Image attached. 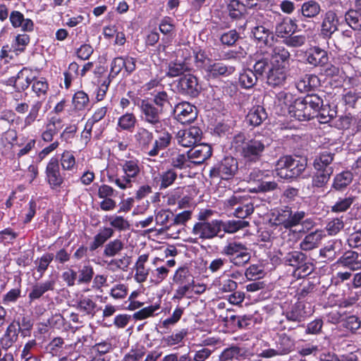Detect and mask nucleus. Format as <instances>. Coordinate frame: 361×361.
<instances>
[{
	"mask_svg": "<svg viewBox=\"0 0 361 361\" xmlns=\"http://www.w3.org/2000/svg\"><path fill=\"white\" fill-rule=\"evenodd\" d=\"M270 144V139L262 135H256L246 140L243 133L234 135L232 141V146L246 163H256L260 161L265 149Z\"/></svg>",
	"mask_w": 361,
	"mask_h": 361,
	"instance_id": "obj_1",
	"label": "nucleus"
},
{
	"mask_svg": "<svg viewBox=\"0 0 361 361\" xmlns=\"http://www.w3.org/2000/svg\"><path fill=\"white\" fill-rule=\"evenodd\" d=\"M31 84L32 90L39 99L33 101L30 104V111L23 119L21 127L23 130L31 126L37 120L43 101L46 99L49 90L48 82L44 78L33 77Z\"/></svg>",
	"mask_w": 361,
	"mask_h": 361,
	"instance_id": "obj_2",
	"label": "nucleus"
},
{
	"mask_svg": "<svg viewBox=\"0 0 361 361\" xmlns=\"http://www.w3.org/2000/svg\"><path fill=\"white\" fill-rule=\"evenodd\" d=\"M133 103L139 109L141 121L154 128V131H158V128L163 126L164 120L161 117L164 113L155 106L151 100L137 97L133 99Z\"/></svg>",
	"mask_w": 361,
	"mask_h": 361,
	"instance_id": "obj_3",
	"label": "nucleus"
},
{
	"mask_svg": "<svg viewBox=\"0 0 361 361\" xmlns=\"http://www.w3.org/2000/svg\"><path fill=\"white\" fill-rule=\"evenodd\" d=\"M306 168V159L283 156L276 161L275 171L279 178L288 180L300 176Z\"/></svg>",
	"mask_w": 361,
	"mask_h": 361,
	"instance_id": "obj_4",
	"label": "nucleus"
},
{
	"mask_svg": "<svg viewBox=\"0 0 361 361\" xmlns=\"http://www.w3.org/2000/svg\"><path fill=\"white\" fill-rule=\"evenodd\" d=\"M119 166L123 172V175L121 177H116L111 181L114 183L122 190L130 188L133 185V183L135 182L139 176L142 166L140 161L133 157L128 159L121 160Z\"/></svg>",
	"mask_w": 361,
	"mask_h": 361,
	"instance_id": "obj_5",
	"label": "nucleus"
},
{
	"mask_svg": "<svg viewBox=\"0 0 361 361\" xmlns=\"http://www.w3.org/2000/svg\"><path fill=\"white\" fill-rule=\"evenodd\" d=\"M172 284L177 286L172 297L173 302H179L183 298L188 297L189 292L194 286V276L186 266L178 267L172 278Z\"/></svg>",
	"mask_w": 361,
	"mask_h": 361,
	"instance_id": "obj_6",
	"label": "nucleus"
},
{
	"mask_svg": "<svg viewBox=\"0 0 361 361\" xmlns=\"http://www.w3.org/2000/svg\"><path fill=\"white\" fill-rule=\"evenodd\" d=\"M224 207L228 211L233 210V216L243 220L251 215L255 209L251 197L243 195L239 192H234L233 195L226 199Z\"/></svg>",
	"mask_w": 361,
	"mask_h": 361,
	"instance_id": "obj_7",
	"label": "nucleus"
},
{
	"mask_svg": "<svg viewBox=\"0 0 361 361\" xmlns=\"http://www.w3.org/2000/svg\"><path fill=\"white\" fill-rule=\"evenodd\" d=\"M212 214L211 210L200 212L199 214L200 221L197 222L192 230V233L200 239H212L215 237H224L221 233L220 220L214 219L207 221V214Z\"/></svg>",
	"mask_w": 361,
	"mask_h": 361,
	"instance_id": "obj_8",
	"label": "nucleus"
},
{
	"mask_svg": "<svg viewBox=\"0 0 361 361\" xmlns=\"http://www.w3.org/2000/svg\"><path fill=\"white\" fill-rule=\"evenodd\" d=\"M305 216L306 213L304 211L293 212L288 207L282 209L277 216L279 224L285 228V231L281 233V238L283 240H290L291 237H294L296 235V233L292 228L302 223Z\"/></svg>",
	"mask_w": 361,
	"mask_h": 361,
	"instance_id": "obj_9",
	"label": "nucleus"
},
{
	"mask_svg": "<svg viewBox=\"0 0 361 361\" xmlns=\"http://www.w3.org/2000/svg\"><path fill=\"white\" fill-rule=\"evenodd\" d=\"M238 169L237 160L232 157H226L210 169L209 176L212 179L228 180L233 178Z\"/></svg>",
	"mask_w": 361,
	"mask_h": 361,
	"instance_id": "obj_10",
	"label": "nucleus"
},
{
	"mask_svg": "<svg viewBox=\"0 0 361 361\" xmlns=\"http://www.w3.org/2000/svg\"><path fill=\"white\" fill-rule=\"evenodd\" d=\"M136 59L130 56L114 58L111 62L110 73L107 78L112 80L121 73L123 69H124L123 75H130L136 69Z\"/></svg>",
	"mask_w": 361,
	"mask_h": 361,
	"instance_id": "obj_11",
	"label": "nucleus"
},
{
	"mask_svg": "<svg viewBox=\"0 0 361 361\" xmlns=\"http://www.w3.org/2000/svg\"><path fill=\"white\" fill-rule=\"evenodd\" d=\"M45 174L46 180L52 190L61 188L66 176L65 171L61 172L59 159L56 157H51L48 161Z\"/></svg>",
	"mask_w": 361,
	"mask_h": 361,
	"instance_id": "obj_12",
	"label": "nucleus"
},
{
	"mask_svg": "<svg viewBox=\"0 0 361 361\" xmlns=\"http://www.w3.org/2000/svg\"><path fill=\"white\" fill-rule=\"evenodd\" d=\"M176 87L179 94L192 98L197 97L201 90L197 78L190 73L180 77Z\"/></svg>",
	"mask_w": 361,
	"mask_h": 361,
	"instance_id": "obj_13",
	"label": "nucleus"
},
{
	"mask_svg": "<svg viewBox=\"0 0 361 361\" xmlns=\"http://www.w3.org/2000/svg\"><path fill=\"white\" fill-rule=\"evenodd\" d=\"M271 28V25L269 22L257 23L251 30V37L258 44L271 46L274 39Z\"/></svg>",
	"mask_w": 361,
	"mask_h": 361,
	"instance_id": "obj_14",
	"label": "nucleus"
},
{
	"mask_svg": "<svg viewBox=\"0 0 361 361\" xmlns=\"http://www.w3.org/2000/svg\"><path fill=\"white\" fill-rule=\"evenodd\" d=\"M173 112L176 120L184 125L193 122L197 116L196 107L186 102L176 105Z\"/></svg>",
	"mask_w": 361,
	"mask_h": 361,
	"instance_id": "obj_15",
	"label": "nucleus"
},
{
	"mask_svg": "<svg viewBox=\"0 0 361 361\" xmlns=\"http://www.w3.org/2000/svg\"><path fill=\"white\" fill-rule=\"evenodd\" d=\"M202 134L201 129L196 126L180 130L176 135L177 142L184 147H193L197 142L200 141Z\"/></svg>",
	"mask_w": 361,
	"mask_h": 361,
	"instance_id": "obj_16",
	"label": "nucleus"
},
{
	"mask_svg": "<svg viewBox=\"0 0 361 361\" xmlns=\"http://www.w3.org/2000/svg\"><path fill=\"white\" fill-rule=\"evenodd\" d=\"M76 303V309L82 316L93 318L99 310L94 295H78Z\"/></svg>",
	"mask_w": 361,
	"mask_h": 361,
	"instance_id": "obj_17",
	"label": "nucleus"
},
{
	"mask_svg": "<svg viewBox=\"0 0 361 361\" xmlns=\"http://www.w3.org/2000/svg\"><path fill=\"white\" fill-rule=\"evenodd\" d=\"M188 154L192 164L200 165L211 157L212 148L206 143L195 145Z\"/></svg>",
	"mask_w": 361,
	"mask_h": 361,
	"instance_id": "obj_18",
	"label": "nucleus"
},
{
	"mask_svg": "<svg viewBox=\"0 0 361 361\" xmlns=\"http://www.w3.org/2000/svg\"><path fill=\"white\" fill-rule=\"evenodd\" d=\"M306 62L314 66H324L329 61L327 51L318 46L309 48L305 52Z\"/></svg>",
	"mask_w": 361,
	"mask_h": 361,
	"instance_id": "obj_19",
	"label": "nucleus"
},
{
	"mask_svg": "<svg viewBox=\"0 0 361 361\" xmlns=\"http://www.w3.org/2000/svg\"><path fill=\"white\" fill-rule=\"evenodd\" d=\"M338 19L335 11H327L322 17L320 35L325 39L330 38L338 30Z\"/></svg>",
	"mask_w": 361,
	"mask_h": 361,
	"instance_id": "obj_20",
	"label": "nucleus"
},
{
	"mask_svg": "<svg viewBox=\"0 0 361 361\" xmlns=\"http://www.w3.org/2000/svg\"><path fill=\"white\" fill-rule=\"evenodd\" d=\"M155 132L158 135L152 143V149L147 152V154L150 157L157 156L161 150L167 148L171 142V134L165 129H162V127L161 128H158V131Z\"/></svg>",
	"mask_w": 361,
	"mask_h": 361,
	"instance_id": "obj_21",
	"label": "nucleus"
},
{
	"mask_svg": "<svg viewBox=\"0 0 361 361\" xmlns=\"http://www.w3.org/2000/svg\"><path fill=\"white\" fill-rule=\"evenodd\" d=\"M270 56V66L288 68L290 60V54L283 46L276 45L273 47Z\"/></svg>",
	"mask_w": 361,
	"mask_h": 361,
	"instance_id": "obj_22",
	"label": "nucleus"
},
{
	"mask_svg": "<svg viewBox=\"0 0 361 361\" xmlns=\"http://www.w3.org/2000/svg\"><path fill=\"white\" fill-rule=\"evenodd\" d=\"M9 21L13 28H19L23 32L34 31L35 24L32 20L25 18L24 15L19 11L13 10L10 13Z\"/></svg>",
	"mask_w": 361,
	"mask_h": 361,
	"instance_id": "obj_23",
	"label": "nucleus"
},
{
	"mask_svg": "<svg viewBox=\"0 0 361 361\" xmlns=\"http://www.w3.org/2000/svg\"><path fill=\"white\" fill-rule=\"evenodd\" d=\"M56 284V278L51 277L48 280L33 285L28 294L30 302L39 300L48 291H54Z\"/></svg>",
	"mask_w": 361,
	"mask_h": 361,
	"instance_id": "obj_24",
	"label": "nucleus"
},
{
	"mask_svg": "<svg viewBox=\"0 0 361 361\" xmlns=\"http://www.w3.org/2000/svg\"><path fill=\"white\" fill-rule=\"evenodd\" d=\"M343 250V243L341 239L329 240L324 246L320 249L319 255L326 260L332 262L336 257L341 255Z\"/></svg>",
	"mask_w": 361,
	"mask_h": 361,
	"instance_id": "obj_25",
	"label": "nucleus"
},
{
	"mask_svg": "<svg viewBox=\"0 0 361 361\" xmlns=\"http://www.w3.org/2000/svg\"><path fill=\"white\" fill-rule=\"evenodd\" d=\"M305 102L303 98L295 99L290 107H289L288 114L290 117L296 120L303 121L311 119V113L309 112Z\"/></svg>",
	"mask_w": 361,
	"mask_h": 361,
	"instance_id": "obj_26",
	"label": "nucleus"
},
{
	"mask_svg": "<svg viewBox=\"0 0 361 361\" xmlns=\"http://www.w3.org/2000/svg\"><path fill=\"white\" fill-rule=\"evenodd\" d=\"M283 314L288 321L300 322L310 314V311H306L305 305L302 301H298L286 310Z\"/></svg>",
	"mask_w": 361,
	"mask_h": 361,
	"instance_id": "obj_27",
	"label": "nucleus"
},
{
	"mask_svg": "<svg viewBox=\"0 0 361 361\" xmlns=\"http://www.w3.org/2000/svg\"><path fill=\"white\" fill-rule=\"evenodd\" d=\"M287 78V68L271 66L267 75L269 86L276 87L285 85Z\"/></svg>",
	"mask_w": 361,
	"mask_h": 361,
	"instance_id": "obj_28",
	"label": "nucleus"
},
{
	"mask_svg": "<svg viewBox=\"0 0 361 361\" xmlns=\"http://www.w3.org/2000/svg\"><path fill=\"white\" fill-rule=\"evenodd\" d=\"M337 263L352 271L361 269V255L353 250H348L338 259Z\"/></svg>",
	"mask_w": 361,
	"mask_h": 361,
	"instance_id": "obj_29",
	"label": "nucleus"
},
{
	"mask_svg": "<svg viewBox=\"0 0 361 361\" xmlns=\"http://www.w3.org/2000/svg\"><path fill=\"white\" fill-rule=\"evenodd\" d=\"M164 262V259L159 257H154L152 260V264L155 269L150 271V282L154 285H159L169 276L170 270L166 269L161 264Z\"/></svg>",
	"mask_w": 361,
	"mask_h": 361,
	"instance_id": "obj_30",
	"label": "nucleus"
},
{
	"mask_svg": "<svg viewBox=\"0 0 361 361\" xmlns=\"http://www.w3.org/2000/svg\"><path fill=\"white\" fill-rule=\"evenodd\" d=\"M62 128L61 120L59 118L51 117L45 125L44 130L41 134L42 140L45 142H51L54 137Z\"/></svg>",
	"mask_w": 361,
	"mask_h": 361,
	"instance_id": "obj_31",
	"label": "nucleus"
},
{
	"mask_svg": "<svg viewBox=\"0 0 361 361\" xmlns=\"http://www.w3.org/2000/svg\"><path fill=\"white\" fill-rule=\"evenodd\" d=\"M134 138L138 147L147 153L154 140V134L146 128L138 127L134 135Z\"/></svg>",
	"mask_w": 361,
	"mask_h": 361,
	"instance_id": "obj_32",
	"label": "nucleus"
},
{
	"mask_svg": "<svg viewBox=\"0 0 361 361\" xmlns=\"http://www.w3.org/2000/svg\"><path fill=\"white\" fill-rule=\"evenodd\" d=\"M268 116L264 106H253L245 117V122L250 126L257 127L267 120Z\"/></svg>",
	"mask_w": 361,
	"mask_h": 361,
	"instance_id": "obj_33",
	"label": "nucleus"
},
{
	"mask_svg": "<svg viewBox=\"0 0 361 361\" xmlns=\"http://www.w3.org/2000/svg\"><path fill=\"white\" fill-rule=\"evenodd\" d=\"M272 173L270 171H261L259 169H254L250 176L257 180H262L258 185L259 191L267 192L275 190L278 188V184L275 181H263L264 178L269 176Z\"/></svg>",
	"mask_w": 361,
	"mask_h": 361,
	"instance_id": "obj_34",
	"label": "nucleus"
},
{
	"mask_svg": "<svg viewBox=\"0 0 361 361\" xmlns=\"http://www.w3.org/2000/svg\"><path fill=\"white\" fill-rule=\"evenodd\" d=\"M295 340L286 333L278 334L275 346L279 353V355H286L292 352L295 348Z\"/></svg>",
	"mask_w": 361,
	"mask_h": 361,
	"instance_id": "obj_35",
	"label": "nucleus"
},
{
	"mask_svg": "<svg viewBox=\"0 0 361 361\" xmlns=\"http://www.w3.org/2000/svg\"><path fill=\"white\" fill-rule=\"evenodd\" d=\"M19 335L15 325L10 322L0 338V348L2 350H8L18 341Z\"/></svg>",
	"mask_w": 361,
	"mask_h": 361,
	"instance_id": "obj_36",
	"label": "nucleus"
},
{
	"mask_svg": "<svg viewBox=\"0 0 361 361\" xmlns=\"http://www.w3.org/2000/svg\"><path fill=\"white\" fill-rule=\"evenodd\" d=\"M11 324L15 325L16 331L21 337L30 336L33 322L29 316L20 315L16 317Z\"/></svg>",
	"mask_w": 361,
	"mask_h": 361,
	"instance_id": "obj_37",
	"label": "nucleus"
},
{
	"mask_svg": "<svg viewBox=\"0 0 361 361\" xmlns=\"http://www.w3.org/2000/svg\"><path fill=\"white\" fill-rule=\"evenodd\" d=\"M324 236L323 231L320 230L310 233L300 242V249L304 251H309L317 247Z\"/></svg>",
	"mask_w": 361,
	"mask_h": 361,
	"instance_id": "obj_38",
	"label": "nucleus"
},
{
	"mask_svg": "<svg viewBox=\"0 0 361 361\" xmlns=\"http://www.w3.org/2000/svg\"><path fill=\"white\" fill-rule=\"evenodd\" d=\"M148 255H141L138 257L135 264V280L138 283L146 281L148 275L150 276L151 270L145 267V264L148 260Z\"/></svg>",
	"mask_w": 361,
	"mask_h": 361,
	"instance_id": "obj_39",
	"label": "nucleus"
},
{
	"mask_svg": "<svg viewBox=\"0 0 361 361\" xmlns=\"http://www.w3.org/2000/svg\"><path fill=\"white\" fill-rule=\"evenodd\" d=\"M114 233V231L111 227H103L94 236L92 242L90 243L89 249L90 251H94L102 247Z\"/></svg>",
	"mask_w": 361,
	"mask_h": 361,
	"instance_id": "obj_40",
	"label": "nucleus"
},
{
	"mask_svg": "<svg viewBox=\"0 0 361 361\" xmlns=\"http://www.w3.org/2000/svg\"><path fill=\"white\" fill-rule=\"evenodd\" d=\"M59 161V166L61 167L63 171H71L73 172L77 169L76 158L75 156V152L72 150H64L57 157Z\"/></svg>",
	"mask_w": 361,
	"mask_h": 361,
	"instance_id": "obj_41",
	"label": "nucleus"
},
{
	"mask_svg": "<svg viewBox=\"0 0 361 361\" xmlns=\"http://www.w3.org/2000/svg\"><path fill=\"white\" fill-rule=\"evenodd\" d=\"M249 226V222L243 219H232L224 221L220 220L221 233H234Z\"/></svg>",
	"mask_w": 361,
	"mask_h": 361,
	"instance_id": "obj_42",
	"label": "nucleus"
},
{
	"mask_svg": "<svg viewBox=\"0 0 361 361\" xmlns=\"http://www.w3.org/2000/svg\"><path fill=\"white\" fill-rule=\"evenodd\" d=\"M318 77L313 74H307L302 77L295 84L296 88L300 92H306L312 90L319 85Z\"/></svg>",
	"mask_w": 361,
	"mask_h": 361,
	"instance_id": "obj_43",
	"label": "nucleus"
},
{
	"mask_svg": "<svg viewBox=\"0 0 361 361\" xmlns=\"http://www.w3.org/2000/svg\"><path fill=\"white\" fill-rule=\"evenodd\" d=\"M235 71V68L231 66H226L223 63H214L207 66V72L214 77L217 78L219 76H228L233 74Z\"/></svg>",
	"mask_w": 361,
	"mask_h": 361,
	"instance_id": "obj_44",
	"label": "nucleus"
},
{
	"mask_svg": "<svg viewBox=\"0 0 361 361\" xmlns=\"http://www.w3.org/2000/svg\"><path fill=\"white\" fill-rule=\"evenodd\" d=\"M188 70L189 66L185 61L176 59L169 63L166 75L175 78L183 75Z\"/></svg>",
	"mask_w": 361,
	"mask_h": 361,
	"instance_id": "obj_45",
	"label": "nucleus"
},
{
	"mask_svg": "<svg viewBox=\"0 0 361 361\" xmlns=\"http://www.w3.org/2000/svg\"><path fill=\"white\" fill-rule=\"evenodd\" d=\"M171 99V98L166 91L161 90L157 91L153 94V98L151 102H152V104H154L155 106L164 113L169 109L172 108Z\"/></svg>",
	"mask_w": 361,
	"mask_h": 361,
	"instance_id": "obj_46",
	"label": "nucleus"
},
{
	"mask_svg": "<svg viewBox=\"0 0 361 361\" xmlns=\"http://www.w3.org/2000/svg\"><path fill=\"white\" fill-rule=\"evenodd\" d=\"M293 95L285 91H281L276 95L274 103L281 107V113L286 114L288 113L289 107L292 106L294 100Z\"/></svg>",
	"mask_w": 361,
	"mask_h": 361,
	"instance_id": "obj_47",
	"label": "nucleus"
},
{
	"mask_svg": "<svg viewBox=\"0 0 361 361\" xmlns=\"http://www.w3.org/2000/svg\"><path fill=\"white\" fill-rule=\"evenodd\" d=\"M72 104L75 111H80L91 108L88 94L82 90L76 92L72 99Z\"/></svg>",
	"mask_w": 361,
	"mask_h": 361,
	"instance_id": "obj_48",
	"label": "nucleus"
},
{
	"mask_svg": "<svg viewBox=\"0 0 361 361\" xmlns=\"http://www.w3.org/2000/svg\"><path fill=\"white\" fill-rule=\"evenodd\" d=\"M300 12L305 18H314L321 12V6L315 0H308L302 4Z\"/></svg>",
	"mask_w": 361,
	"mask_h": 361,
	"instance_id": "obj_49",
	"label": "nucleus"
},
{
	"mask_svg": "<svg viewBox=\"0 0 361 361\" xmlns=\"http://www.w3.org/2000/svg\"><path fill=\"white\" fill-rule=\"evenodd\" d=\"M228 16L233 20H240L246 13L244 3L240 0H230L227 4Z\"/></svg>",
	"mask_w": 361,
	"mask_h": 361,
	"instance_id": "obj_50",
	"label": "nucleus"
},
{
	"mask_svg": "<svg viewBox=\"0 0 361 361\" xmlns=\"http://www.w3.org/2000/svg\"><path fill=\"white\" fill-rule=\"evenodd\" d=\"M334 154L327 151L323 152L315 158L314 161V167L315 170L324 171L327 168L330 169L334 172V168L331 163L334 159Z\"/></svg>",
	"mask_w": 361,
	"mask_h": 361,
	"instance_id": "obj_51",
	"label": "nucleus"
},
{
	"mask_svg": "<svg viewBox=\"0 0 361 361\" xmlns=\"http://www.w3.org/2000/svg\"><path fill=\"white\" fill-rule=\"evenodd\" d=\"M303 99L311 113V118L316 117L324 104L322 97L317 94H307Z\"/></svg>",
	"mask_w": 361,
	"mask_h": 361,
	"instance_id": "obj_52",
	"label": "nucleus"
},
{
	"mask_svg": "<svg viewBox=\"0 0 361 361\" xmlns=\"http://www.w3.org/2000/svg\"><path fill=\"white\" fill-rule=\"evenodd\" d=\"M258 78L252 68H246L240 74L238 80L243 88L250 89L256 85Z\"/></svg>",
	"mask_w": 361,
	"mask_h": 361,
	"instance_id": "obj_53",
	"label": "nucleus"
},
{
	"mask_svg": "<svg viewBox=\"0 0 361 361\" xmlns=\"http://www.w3.org/2000/svg\"><path fill=\"white\" fill-rule=\"evenodd\" d=\"M214 284L217 288L219 293L233 292L238 288V283L229 277L218 278L215 279Z\"/></svg>",
	"mask_w": 361,
	"mask_h": 361,
	"instance_id": "obj_54",
	"label": "nucleus"
},
{
	"mask_svg": "<svg viewBox=\"0 0 361 361\" xmlns=\"http://www.w3.org/2000/svg\"><path fill=\"white\" fill-rule=\"evenodd\" d=\"M136 123L135 115L132 112H127L118 118L117 127L122 130L131 132L135 128Z\"/></svg>",
	"mask_w": 361,
	"mask_h": 361,
	"instance_id": "obj_55",
	"label": "nucleus"
},
{
	"mask_svg": "<svg viewBox=\"0 0 361 361\" xmlns=\"http://www.w3.org/2000/svg\"><path fill=\"white\" fill-rule=\"evenodd\" d=\"M30 72L28 69L23 68L16 75V90L18 92L25 91L32 83V78L30 77Z\"/></svg>",
	"mask_w": 361,
	"mask_h": 361,
	"instance_id": "obj_56",
	"label": "nucleus"
},
{
	"mask_svg": "<svg viewBox=\"0 0 361 361\" xmlns=\"http://www.w3.org/2000/svg\"><path fill=\"white\" fill-rule=\"evenodd\" d=\"M106 263L107 268L111 271H116L117 270L126 271L131 263V257L124 255L121 258L112 259Z\"/></svg>",
	"mask_w": 361,
	"mask_h": 361,
	"instance_id": "obj_57",
	"label": "nucleus"
},
{
	"mask_svg": "<svg viewBox=\"0 0 361 361\" xmlns=\"http://www.w3.org/2000/svg\"><path fill=\"white\" fill-rule=\"evenodd\" d=\"M307 260V257L300 251H291L288 252L283 258L285 264L296 269L302 262Z\"/></svg>",
	"mask_w": 361,
	"mask_h": 361,
	"instance_id": "obj_58",
	"label": "nucleus"
},
{
	"mask_svg": "<svg viewBox=\"0 0 361 361\" xmlns=\"http://www.w3.org/2000/svg\"><path fill=\"white\" fill-rule=\"evenodd\" d=\"M295 24L291 19H283L281 22L276 24L275 32L277 37L286 39L294 30Z\"/></svg>",
	"mask_w": 361,
	"mask_h": 361,
	"instance_id": "obj_59",
	"label": "nucleus"
},
{
	"mask_svg": "<svg viewBox=\"0 0 361 361\" xmlns=\"http://www.w3.org/2000/svg\"><path fill=\"white\" fill-rule=\"evenodd\" d=\"M106 219L109 221L111 228H114L118 231H125L130 228V222L122 216L111 215L106 216Z\"/></svg>",
	"mask_w": 361,
	"mask_h": 361,
	"instance_id": "obj_60",
	"label": "nucleus"
},
{
	"mask_svg": "<svg viewBox=\"0 0 361 361\" xmlns=\"http://www.w3.org/2000/svg\"><path fill=\"white\" fill-rule=\"evenodd\" d=\"M346 23L353 30H361V13L355 8L350 9L345 14Z\"/></svg>",
	"mask_w": 361,
	"mask_h": 361,
	"instance_id": "obj_61",
	"label": "nucleus"
},
{
	"mask_svg": "<svg viewBox=\"0 0 361 361\" xmlns=\"http://www.w3.org/2000/svg\"><path fill=\"white\" fill-rule=\"evenodd\" d=\"M355 197L352 195L339 197L331 207V211L334 213L346 212L354 202Z\"/></svg>",
	"mask_w": 361,
	"mask_h": 361,
	"instance_id": "obj_62",
	"label": "nucleus"
},
{
	"mask_svg": "<svg viewBox=\"0 0 361 361\" xmlns=\"http://www.w3.org/2000/svg\"><path fill=\"white\" fill-rule=\"evenodd\" d=\"M169 162L172 166L179 169L190 168L192 166L188 152L186 154L176 153L173 154Z\"/></svg>",
	"mask_w": 361,
	"mask_h": 361,
	"instance_id": "obj_63",
	"label": "nucleus"
},
{
	"mask_svg": "<svg viewBox=\"0 0 361 361\" xmlns=\"http://www.w3.org/2000/svg\"><path fill=\"white\" fill-rule=\"evenodd\" d=\"M353 180V174L350 171H343L337 174L334 180L333 187L338 190H341L347 187Z\"/></svg>",
	"mask_w": 361,
	"mask_h": 361,
	"instance_id": "obj_64",
	"label": "nucleus"
}]
</instances>
